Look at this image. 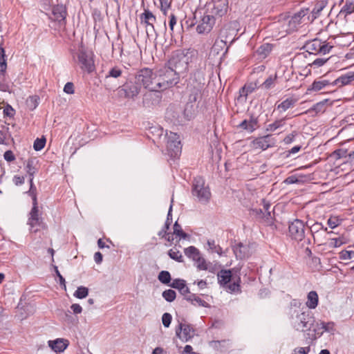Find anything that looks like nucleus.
<instances>
[{"label":"nucleus","instance_id":"obj_1","mask_svg":"<svg viewBox=\"0 0 354 354\" xmlns=\"http://www.w3.org/2000/svg\"><path fill=\"white\" fill-rule=\"evenodd\" d=\"M234 269H221L217 272L218 283L230 293H241V279L239 275L233 273Z\"/></svg>","mask_w":354,"mask_h":354},{"label":"nucleus","instance_id":"obj_2","mask_svg":"<svg viewBox=\"0 0 354 354\" xmlns=\"http://www.w3.org/2000/svg\"><path fill=\"white\" fill-rule=\"evenodd\" d=\"M291 324L299 331L311 330L315 324V317L309 310L295 309L291 312Z\"/></svg>","mask_w":354,"mask_h":354},{"label":"nucleus","instance_id":"obj_3","mask_svg":"<svg viewBox=\"0 0 354 354\" xmlns=\"http://www.w3.org/2000/svg\"><path fill=\"white\" fill-rule=\"evenodd\" d=\"M135 79L140 87L142 86L150 91L160 92L158 75L151 69L144 68L139 70L135 75Z\"/></svg>","mask_w":354,"mask_h":354},{"label":"nucleus","instance_id":"obj_4","mask_svg":"<svg viewBox=\"0 0 354 354\" xmlns=\"http://www.w3.org/2000/svg\"><path fill=\"white\" fill-rule=\"evenodd\" d=\"M308 14H309V8H301L292 16L285 18L280 22L282 24L283 31L290 33L296 31L301 24L308 23L307 21Z\"/></svg>","mask_w":354,"mask_h":354},{"label":"nucleus","instance_id":"obj_5","mask_svg":"<svg viewBox=\"0 0 354 354\" xmlns=\"http://www.w3.org/2000/svg\"><path fill=\"white\" fill-rule=\"evenodd\" d=\"M192 194L199 203L203 204L208 203L212 196L209 186L205 185V180L201 176L194 178Z\"/></svg>","mask_w":354,"mask_h":354},{"label":"nucleus","instance_id":"obj_6","mask_svg":"<svg viewBox=\"0 0 354 354\" xmlns=\"http://www.w3.org/2000/svg\"><path fill=\"white\" fill-rule=\"evenodd\" d=\"M180 76V75L165 65L160 71V74L158 75V87H160V91L177 84L179 82Z\"/></svg>","mask_w":354,"mask_h":354},{"label":"nucleus","instance_id":"obj_7","mask_svg":"<svg viewBox=\"0 0 354 354\" xmlns=\"http://www.w3.org/2000/svg\"><path fill=\"white\" fill-rule=\"evenodd\" d=\"M333 47L334 44L332 41H322L316 38L306 41L304 48L309 54L324 55L328 54Z\"/></svg>","mask_w":354,"mask_h":354},{"label":"nucleus","instance_id":"obj_8","mask_svg":"<svg viewBox=\"0 0 354 354\" xmlns=\"http://www.w3.org/2000/svg\"><path fill=\"white\" fill-rule=\"evenodd\" d=\"M189 57L183 52L174 53L166 66L182 75L188 70Z\"/></svg>","mask_w":354,"mask_h":354},{"label":"nucleus","instance_id":"obj_9","mask_svg":"<svg viewBox=\"0 0 354 354\" xmlns=\"http://www.w3.org/2000/svg\"><path fill=\"white\" fill-rule=\"evenodd\" d=\"M42 211L39 210H30L28 215V219L26 224L29 227V232L31 234H36L41 230L47 229V225L42 216Z\"/></svg>","mask_w":354,"mask_h":354},{"label":"nucleus","instance_id":"obj_10","mask_svg":"<svg viewBox=\"0 0 354 354\" xmlns=\"http://www.w3.org/2000/svg\"><path fill=\"white\" fill-rule=\"evenodd\" d=\"M77 63L82 71L91 73L95 70L92 53L86 51L84 48H79L77 53Z\"/></svg>","mask_w":354,"mask_h":354},{"label":"nucleus","instance_id":"obj_11","mask_svg":"<svg viewBox=\"0 0 354 354\" xmlns=\"http://www.w3.org/2000/svg\"><path fill=\"white\" fill-rule=\"evenodd\" d=\"M176 335L183 342H187L192 339L195 335V329L185 320L178 321V324L176 328Z\"/></svg>","mask_w":354,"mask_h":354},{"label":"nucleus","instance_id":"obj_12","mask_svg":"<svg viewBox=\"0 0 354 354\" xmlns=\"http://www.w3.org/2000/svg\"><path fill=\"white\" fill-rule=\"evenodd\" d=\"M216 18L209 12H206L201 17L196 26V32L198 34H207L215 25Z\"/></svg>","mask_w":354,"mask_h":354},{"label":"nucleus","instance_id":"obj_13","mask_svg":"<svg viewBox=\"0 0 354 354\" xmlns=\"http://www.w3.org/2000/svg\"><path fill=\"white\" fill-rule=\"evenodd\" d=\"M288 232L290 236L297 241H301L305 238L306 226L300 219H295L289 224Z\"/></svg>","mask_w":354,"mask_h":354},{"label":"nucleus","instance_id":"obj_14","mask_svg":"<svg viewBox=\"0 0 354 354\" xmlns=\"http://www.w3.org/2000/svg\"><path fill=\"white\" fill-rule=\"evenodd\" d=\"M140 88V86L136 83L135 79L134 82L126 84L122 87L118 88V95L120 97L133 98L139 94Z\"/></svg>","mask_w":354,"mask_h":354},{"label":"nucleus","instance_id":"obj_15","mask_svg":"<svg viewBox=\"0 0 354 354\" xmlns=\"http://www.w3.org/2000/svg\"><path fill=\"white\" fill-rule=\"evenodd\" d=\"M167 149L171 156H176L181 151L180 141L179 136L170 131L166 133Z\"/></svg>","mask_w":354,"mask_h":354},{"label":"nucleus","instance_id":"obj_16","mask_svg":"<svg viewBox=\"0 0 354 354\" xmlns=\"http://www.w3.org/2000/svg\"><path fill=\"white\" fill-rule=\"evenodd\" d=\"M276 141V138L272 135L268 134L254 139L252 141V145L255 149L266 150L268 148L274 147Z\"/></svg>","mask_w":354,"mask_h":354},{"label":"nucleus","instance_id":"obj_17","mask_svg":"<svg viewBox=\"0 0 354 354\" xmlns=\"http://www.w3.org/2000/svg\"><path fill=\"white\" fill-rule=\"evenodd\" d=\"M228 9L227 0H214L212 3V8L209 12L211 15L216 17H221L227 13Z\"/></svg>","mask_w":354,"mask_h":354},{"label":"nucleus","instance_id":"obj_18","mask_svg":"<svg viewBox=\"0 0 354 354\" xmlns=\"http://www.w3.org/2000/svg\"><path fill=\"white\" fill-rule=\"evenodd\" d=\"M53 19L59 22L60 24H66L67 16V10L66 6L62 4H57L52 8Z\"/></svg>","mask_w":354,"mask_h":354},{"label":"nucleus","instance_id":"obj_19","mask_svg":"<svg viewBox=\"0 0 354 354\" xmlns=\"http://www.w3.org/2000/svg\"><path fill=\"white\" fill-rule=\"evenodd\" d=\"M331 86H333V81L327 79L326 76L324 75L315 80L308 88V91H319L324 88H330Z\"/></svg>","mask_w":354,"mask_h":354},{"label":"nucleus","instance_id":"obj_20","mask_svg":"<svg viewBox=\"0 0 354 354\" xmlns=\"http://www.w3.org/2000/svg\"><path fill=\"white\" fill-rule=\"evenodd\" d=\"M327 2L324 0L317 1L313 8L312 10H309V14H308L307 21L312 23L317 17H319L322 11L326 6Z\"/></svg>","mask_w":354,"mask_h":354},{"label":"nucleus","instance_id":"obj_21","mask_svg":"<svg viewBox=\"0 0 354 354\" xmlns=\"http://www.w3.org/2000/svg\"><path fill=\"white\" fill-rule=\"evenodd\" d=\"M354 81V72L349 71L345 74L340 75L333 81V86L341 88L344 86L350 84Z\"/></svg>","mask_w":354,"mask_h":354},{"label":"nucleus","instance_id":"obj_22","mask_svg":"<svg viewBox=\"0 0 354 354\" xmlns=\"http://www.w3.org/2000/svg\"><path fill=\"white\" fill-rule=\"evenodd\" d=\"M69 345V341L64 338L48 341V346L56 353L64 352Z\"/></svg>","mask_w":354,"mask_h":354},{"label":"nucleus","instance_id":"obj_23","mask_svg":"<svg viewBox=\"0 0 354 354\" xmlns=\"http://www.w3.org/2000/svg\"><path fill=\"white\" fill-rule=\"evenodd\" d=\"M297 102V100L295 97H288L280 103L277 102L275 104L276 109L279 111L280 113L285 112L287 110L293 108L296 104Z\"/></svg>","mask_w":354,"mask_h":354},{"label":"nucleus","instance_id":"obj_24","mask_svg":"<svg viewBox=\"0 0 354 354\" xmlns=\"http://www.w3.org/2000/svg\"><path fill=\"white\" fill-rule=\"evenodd\" d=\"M258 127L257 118L251 116L250 120H244L238 126L239 128L245 130L250 133L253 132Z\"/></svg>","mask_w":354,"mask_h":354},{"label":"nucleus","instance_id":"obj_25","mask_svg":"<svg viewBox=\"0 0 354 354\" xmlns=\"http://www.w3.org/2000/svg\"><path fill=\"white\" fill-rule=\"evenodd\" d=\"M140 20L145 26H151L154 30V23L156 21V16L148 9H145V12L140 15Z\"/></svg>","mask_w":354,"mask_h":354},{"label":"nucleus","instance_id":"obj_26","mask_svg":"<svg viewBox=\"0 0 354 354\" xmlns=\"http://www.w3.org/2000/svg\"><path fill=\"white\" fill-rule=\"evenodd\" d=\"M333 102H330L328 100H324L314 104L312 108L306 111L305 113L315 111L316 113H322L326 111L328 106H331Z\"/></svg>","mask_w":354,"mask_h":354},{"label":"nucleus","instance_id":"obj_27","mask_svg":"<svg viewBox=\"0 0 354 354\" xmlns=\"http://www.w3.org/2000/svg\"><path fill=\"white\" fill-rule=\"evenodd\" d=\"M272 50V45L268 43H264L261 45L255 51L258 59H263L266 58Z\"/></svg>","mask_w":354,"mask_h":354},{"label":"nucleus","instance_id":"obj_28","mask_svg":"<svg viewBox=\"0 0 354 354\" xmlns=\"http://www.w3.org/2000/svg\"><path fill=\"white\" fill-rule=\"evenodd\" d=\"M189 88V94L188 101L192 102L193 103H196V101L201 98V89L202 86L201 84H197L196 86H190Z\"/></svg>","mask_w":354,"mask_h":354},{"label":"nucleus","instance_id":"obj_29","mask_svg":"<svg viewBox=\"0 0 354 354\" xmlns=\"http://www.w3.org/2000/svg\"><path fill=\"white\" fill-rule=\"evenodd\" d=\"M185 299L194 306L210 308V305L207 302L196 294H189L185 297Z\"/></svg>","mask_w":354,"mask_h":354},{"label":"nucleus","instance_id":"obj_30","mask_svg":"<svg viewBox=\"0 0 354 354\" xmlns=\"http://www.w3.org/2000/svg\"><path fill=\"white\" fill-rule=\"evenodd\" d=\"M290 118L288 115L284 118L274 120L272 123H270L266 126V130L267 131L274 132L279 128L283 127L286 124V121Z\"/></svg>","mask_w":354,"mask_h":354},{"label":"nucleus","instance_id":"obj_31","mask_svg":"<svg viewBox=\"0 0 354 354\" xmlns=\"http://www.w3.org/2000/svg\"><path fill=\"white\" fill-rule=\"evenodd\" d=\"M197 106L195 103L188 101L185 105L183 114L186 120H190L195 115Z\"/></svg>","mask_w":354,"mask_h":354},{"label":"nucleus","instance_id":"obj_32","mask_svg":"<svg viewBox=\"0 0 354 354\" xmlns=\"http://www.w3.org/2000/svg\"><path fill=\"white\" fill-rule=\"evenodd\" d=\"M318 300L319 298L317 292L312 290L308 294L306 304L310 309H315L318 305Z\"/></svg>","mask_w":354,"mask_h":354},{"label":"nucleus","instance_id":"obj_33","mask_svg":"<svg viewBox=\"0 0 354 354\" xmlns=\"http://www.w3.org/2000/svg\"><path fill=\"white\" fill-rule=\"evenodd\" d=\"M171 203H173V199L171 200ZM171 211L172 203H171L170 205L165 223L164 224L162 229L158 233V235L162 238L165 237L167 235V230H169L171 223L172 221Z\"/></svg>","mask_w":354,"mask_h":354},{"label":"nucleus","instance_id":"obj_34","mask_svg":"<svg viewBox=\"0 0 354 354\" xmlns=\"http://www.w3.org/2000/svg\"><path fill=\"white\" fill-rule=\"evenodd\" d=\"M320 327H318L317 329L313 328V330L317 333L319 336H321L324 331L326 332H333L334 331V323L333 322H321L319 324Z\"/></svg>","mask_w":354,"mask_h":354},{"label":"nucleus","instance_id":"obj_35","mask_svg":"<svg viewBox=\"0 0 354 354\" xmlns=\"http://www.w3.org/2000/svg\"><path fill=\"white\" fill-rule=\"evenodd\" d=\"M310 232L313 236L314 241H316L318 238L319 232H325L327 231V227H324L321 223L316 222L309 227Z\"/></svg>","mask_w":354,"mask_h":354},{"label":"nucleus","instance_id":"obj_36","mask_svg":"<svg viewBox=\"0 0 354 354\" xmlns=\"http://www.w3.org/2000/svg\"><path fill=\"white\" fill-rule=\"evenodd\" d=\"M210 346L217 351L224 352L229 348L230 342L229 340L226 339L221 341H212L210 342Z\"/></svg>","mask_w":354,"mask_h":354},{"label":"nucleus","instance_id":"obj_37","mask_svg":"<svg viewBox=\"0 0 354 354\" xmlns=\"http://www.w3.org/2000/svg\"><path fill=\"white\" fill-rule=\"evenodd\" d=\"M354 12V3L353 1H346L345 4L341 8L338 16L344 17V18Z\"/></svg>","mask_w":354,"mask_h":354},{"label":"nucleus","instance_id":"obj_38","mask_svg":"<svg viewBox=\"0 0 354 354\" xmlns=\"http://www.w3.org/2000/svg\"><path fill=\"white\" fill-rule=\"evenodd\" d=\"M207 250L211 252V253H216L219 256H221L223 254V250L222 248L218 245L216 244V242L213 239H209L207 242Z\"/></svg>","mask_w":354,"mask_h":354},{"label":"nucleus","instance_id":"obj_39","mask_svg":"<svg viewBox=\"0 0 354 354\" xmlns=\"http://www.w3.org/2000/svg\"><path fill=\"white\" fill-rule=\"evenodd\" d=\"M185 254L193 261L198 257L201 254L198 248L195 246H189L184 249Z\"/></svg>","mask_w":354,"mask_h":354},{"label":"nucleus","instance_id":"obj_40","mask_svg":"<svg viewBox=\"0 0 354 354\" xmlns=\"http://www.w3.org/2000/svg\"><path fill=\"white\" fill-rule=\"evenodd\" d=\"M122 73H123V69L121 67L118 66L112 67L111 68H110V70L106 75L105 80H107L110 77L117 79L122 76Z\"/></svg>","mask_w":354,"mask_h":354},{"label":"nucleus","instance_id":"obj_41","mask_svg":"<svg viewBox=\"0 0 354 354\" xmlns=\"http://www.w3.org/2000/svg\"><path fill=\"white\" fill-rule=\"evenodd\" d=\"M7 62L5 49L3 47V41L0 44V71L6 72Z\"/></svg>","mask_w":354,"mask_h":354},{"label":"nucleus","instance_id":"obj_42","mask_svg":"<svg viewBox=\"0 0 354 354\" xmlns=\"http://www.w3.org/2000/svg\"><path fill=\"white\" fill-rule=\"evenodd\" d=\"M254 91V88L252 86H243L239 89V95L238 97V100H245L247 96L252 93Z\"/></svg>","mask_w":354,"mask_h":354},{"label":"nucleus","instance_id":"obj_43","mask_svg":"<svg viewBox=\"0 0 354 354\" xmlns=\"http://www.w3.org/2000/svg\"><path fill=\"white\" fill-rule=\"evenodd\" d=\"M277 74L269 76L260 86L261 88L269 90L275 86Z\"/></svg>","mask_w":354,"mask_h":354},{"label":"nucleus","instance_id":"obj_44","mask_svg":"<svg viewBox=\"0 0 354 354\" xmlns=\"http://www.w3.org/2000/svg\"><path fill=\"white\" fill-rule=\"evenodd\" d=\"M233 251L237 259H242L245 257V247L239 243L233 247Z\"/></svg>","mask_w":354,"mask_h":354},{"label":"nucleus","instance_id":"obj_45","mask_svg":"<svg viewBox=\"0 0 354 354\" xmlns=\"http://www.w3.org/2000/svg\"><path fill=\"white\" fill-rule=\"evenodd\" d=\"M173 229V234L179 236L180 239H186L189 237V235L183 230L181 225L178 224V221L175 222Z\"/></svg>","mask_w":354,"mask_h":354},{"label":"nucleus","instance_id":"obj_46","mask_svg":"<svg viewBox=\"0 0 354 354\" xmlns=\"http://www.w3.org/2000/svg\"><path fill=\"white\" fill-rule=\"evenodd\" d=\"M194 263H195V266L197 268V270H205V268H207V262L205 258H203L202 257V255L201 254L198 257H197L194 261Z\"/></svg>","mask_w":354,"mask_h":354},{"label":"nucleus","instance_id":"obj_47","mask_svg":"<svg viewBox=\"0 0 354 354\" xmlns=\"http://www.w3.org/2000/svg\"><path fill=\"white\" fill-rule=\"evenodd\" d=\"M227 34V30L226 29H224V30H221V37L222 39L220 40V41H216L214 45V49H216L217 47H221L222 48V46H226L227 45V36L225 35Z\"/></svg>","mask_w":354,"mask_h":354},{"label":"nucleus","instance_id":"obj_48","mask_svg":"<svg viewBox=\"0 0 354 354\" xmlns=\"http://www.w3.org/2000/svg\"><path fill=\"white\" fill-rule=\"evenodd\" d=\"M168 255L171 259L178 262L181 263L183 261V255L179 250L171 249L168 251Z\"/></svg>","mask_w":354,"mask_h":354},{"label":"nucleus","instance_id":"obj_49","mask_svg":"<svg viewBox=\"0 0 354 354\" xmlns=\"http://www.w3.org/2000/svg\"><path fill=\"white\" fill-rule=\"evenodd\" d=\"M162 296L167 301L172 302L176 299V293L174 290L168 289L163 291Z\"/></svg>","mask_w":354,"mask_h":354},{"label":"nucleus","instance_id":"obj_50","mask_svg":"<svg viewBox=\"0 0 354 354\" xmlns=\"http://www.w3.org/2000/svg\"><path fill=\"white\" fill-rule=\"evenodd\" d=\"M88 294V289L84 286H80L77 288L74 293V296L78 299H84L87 297Z\"/></svg>","mask_w":354,"mask_h":354},{"label":"nucleus","instance_id":"obj_51","mask_svg":"<svg viewBox=\"0 0 354 354\" xmlns=\"http://www.w3.org/2000/svg\"><path fill=\"white\" fill-rule=\"evenodd\" d=\"M6 73L0 71V91L6 92L9 91V85L6 81Z\"/></svg>","mask_w":354,"mask_h":354},{"label":"nucleus","instance_id":"obj_52","mask_svg":"<svg viewBox=\"0 0 354 354\" xmlns=\"http://www.w3.org/2000/svg\"><path fill=\"white\" fill-rule=\"evenodd\" d=\"M158 278V280L164 284H168L171 281V275L168 271H161L159 273Z\"/></svg>","mask_w":354,"mask_h":354},{"label":"nucleus","instance_id":"obj_53","mask_svg":"<svg viewBox=\"0 0 354 354\" xmlns=\"http://www.w3.org/2000/svg\"><path fill=\"white\" fill-rule=\"evenodd\" d=\"M329 59V58L319 57L316 58L309 66L311 68H317L324 66Z\"/></svg>","mask_w":354,"mask_h":354},{"label":"nucleus","instance_id":"obj_54","mask_svg":"<svg viewBox=\"0 0 354 354\" xmlns=\"http://www.w3.org/2000/svg\"><path fill=\"white\" fill-rule=\"evenodd\" d=\"M206 266L207 268H205V270H207L211 273L217 274V272L220 271L219 269L221 268V265H219L218 263L208 261Z\"/></svg>","mask_w":354,"mask_h":354},{"label":"nucleus","instance_id":"obj_55","mask_svg":"<svg viewBox=\"0 0 354 354\" xmlns=\"http://www.w3.org/2000/svg\"><path fill=\"white\" fill-rule=\"evenodd\" d=\"M46 145V138H37L33 144V148L35 151H40Z\"/></svg>","mask_w":354,"mask_h":354},{"label":"nucleus","instance_id":"obj_56","mask_svg":"<svg viewBox=\"0 0 354 354\" xmlns=\"http://www.w3.org/2000/svg\"><path fill=\"white\" fill-rule=\"evenodd\" d=\"M26 169L29 176H34L36 172V168L34 166V161L32 160H28L27 161Z\"/></svg>","mask_w":354,"mask_h":354},{"label":"nucleus","instance_id":"obj_57","mask_svg":"<svg viewBox=\"0 0 354 354\" xmlns=\"http://www.w3.org/2000/svg\"><path fill=\"white\" fill-rule=\"evenodd\" d=\"M185 281L183 279H174L171 283L170 284V286L173 288H176L178 290H180L181 288H183L184 286L185 285Z\"/></svg>","mask_w":354,"mask_h":354},{"label":"nucleus","instance_id":"obj_58","mask_svg":"<svg viewBox=\"0 0 354 354\" xmlns=\"http://www.w3.org/2000/svg\"><path fill=\"white\" fill-rule=\"evenodd\" d=\"M270 207V204L266 203L265 201H263V209L266 212V215L265 217L266 218V220L268 221V223L269 225H271L272 223V218L271 216L270 212L269 211V209Z\"/></svg>","mask_w":354,"mask_h":354},{"label":"nucleus","instance_id":"obj_59","mask_svg":"<svg viewBox=\"0 0 354 354\" xmlns=\"http://www.w3.org/2000/svg\"><path fill=\"white\" fill-rule=\"evenodd\" d=\"M171 320L172 316L171 315V314L165 313L162 315V322L165 327L168 328L171 324Z\"/></svg>","mask_w":354,"mask_h":354},{"label":"nucleus","instance_id":"obj_60","mask_svg":"<svg viewBox=\"0 0 354 354\" xmlns=\"http://www.w3.org/2000/svg\"><path fill=\"white\" fill-rule=\"evenodd\" d=\"M177 17L174 13H171L169 16V27L171 31V35L174 32V26L176 25Z\"/></svg>","mask_w":354,"mask_h":354},{"label":"nucleus","instance_id":"obj_61","mask_svg":"<svg viewBox=\"0 0 354 354\" xmlns=\"http://www.w3.org/2000/svg\"><path fill=\"white\" fill-rule=\"evenodd\" d=\"M297 132L296 131H292L291 133L287 135L284 139L283 142L286 145H289L294 142L295 137L297 136Z\"/></svg>","mask_w":354,"mask_h":354},{"label":"nucleus","instance_id":"obj_62","mask_svg":"<svg viewBox=\"0 0 354 354\" xmlns=\"http://www.w3.org/2000/svg\"><path fill=\"white\" fill-rule=\"evenodd\" d=\"M160 4V10L164 15L167 14V10L171 6V3L168 0H159Z\"/></svg>","mask_w":354,"mask_h":354},{"label":"nucleus","instance_id":"obj_63","mask_svg":"<svg viewBox=\"0 0 354 354\" xmlns=\"http://www.w3.org/2000/svg\"><path fill=\"white\" fill-rule=\"evenodd\" d=\"M353 254H354L353 251L342 250L339 253V258L343 260L351 259L353 257Z\"/></svg>","mask_w":354,"mask_h":354},{"label":"nucleus","instance_id":"obj_64","mask_svg":"<svg viewBox=\"0 0 354 354\" xmlns=\"http://www.w3.org/2000/svg\"><path fill=\"white\" fill-rule=\"evenodd\" d=\"M310 346L299 347L294 350L293 354H308L310 352Z\"/></svg>","mask_w":354,"mask_h":354}]
</instances>
